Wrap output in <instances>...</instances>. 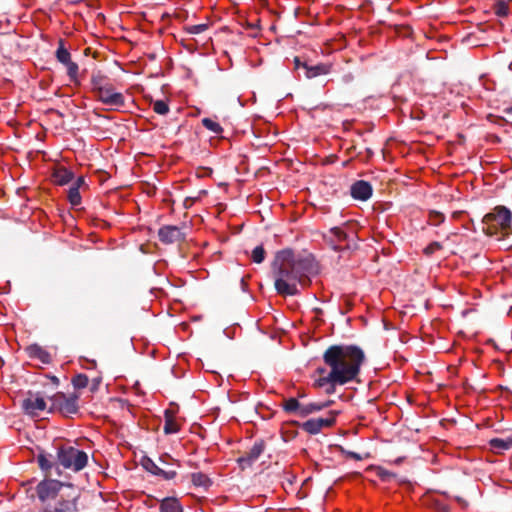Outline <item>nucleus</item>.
Returning <instances> with one entry per match:
<instances>
[{
	"mask_svg": "<svg viewBox=\"0 0 512 512\" xmlns=\"http://www.w3.org/2000/svg\"><path fill=\"white\" fill-rule=\"evenodd\" d=\"M90 48L85 49V54H89Z\"/></svg>",
	"mask_w": 512,
	"mask_h": 512,
	"instance_id": "nucleus-51",
	"label": "nucleus"
},
{
	"mask_svg": "<svg viewBox=\"0 0 512 512\" xmlns=\"http://www.w3.org/2000/svg\"><path fill=\"white\" fill-rule=\"evenodd\" d=\"M160 512H183V506L176 497H165L160 501Z\"/></svg>",
	"mask_w": 512,
	"mask_h": 512,
	"instance_id": "nucleus-17",
	"label": "nucleus"
},
{
	"mask_svg": "<svg viewBox=\"0 0 512 512\" xmlns=\"http://www.w3.org/2000/svg\"><path fill=\"white\" fill-rule=\"evenodd\" d=\"M191 482L195 487H202L208 489L212 485L211 479L202 472L191 474Z\"/></svg>",
	"mask_w": 512,
	"mask_h": 512,
	"instance_id": "nucleus-20",
	"label": "nucleus"
},
{
	"mask_svg": "<svg viewBox=\"0 0 512 512\" xmlns=\"http://www.w3.org/2000/svg\"><path fill=\"white\" fill-rule=\"evenodd\" d=\"M333 403L332 400H328L323 403H308V404H302L301 410H300V417H307L310 414L319 412L323 410L324 408L329 407Z\"/></svg>",
	"mask_w": 512,
	"mask_h": 512,
	"instance_id": "nucleus-19",
	"label": "nucleus"
},
{
	"mask_svg": "<svg viewBox=\"0 0 512 512\" xmlns=\"http://www.w3.org/2000/svg\"><path fill=\"white\" fill-rule=\"evenodd\" d=\"M59 46L56 50V58L61 64H65L71 60L70 52L64 47V40L60 39Z\"/></svg>",
	"mask_w": 512,
	"mask_h": 512,
	"instance_id": "nucleus-23",
	"label": "nucleus"
},
{
	"mask_svg": "<svg viewBox=\"0 0 512 512\" xmlns=\"http://www.w3.org/2000/svg\"><path fill=\"white\" fill-rule=\"evenodd\" d=\"M494 13L499 17H506L509 14V6L505 1H497L493 7Z\"/></svg>",
	"mask_w": 512,
	"mask_h": 512,
	"instance_id": "nucleus-30",
	"label": "nucleus"
},
{
	"mask_svg": "<svg viewBox=\"0 0 512 512\" xmlns=\"http://www.w3.org/2000/svg\"><path fill=\"white\" fill-rule=\"evenodd\" d=\"M294 63H295V68L296 69L303 68V64L304 63H301V61H300V59L298 57H295Z\"/></svg>",
	"mask_w": 512,
	"mask_h": 512,
	"instance_id": "nucleus-43",
	"label": "nucleus"
},
{
	"mask_svg": "<svg viewBox=\"0 0 512 512\" xmlns=\"http://www.w3.org/2000/svg\"><path fill=\"white\" fill-rule=\"evenodd\" d=\"M64 66L67 68V74L69 78L74 81L77 78L78 75V65L77 63L70 60L69 62L65 63Z\"/></svg>",
	"mask_w": 512,
	"mask_h": 512,
	"instance_id": "nucleus-34",
	"label": "nucleus"
},
{
	"mask_svg": "<svg viewBox=\"0 0 512 512\" xmlns=\"http://www.w3.org/2000/svg\"><path fill=\"white\" fill-rule=\"evenodd\" d=\"M435 508L439 511V512H450V508L449 506L441 503V502H435Z\"/></svg>",
	"mask_w": 512,
	"mask_h": 512,
	"instance_id": "nucleus-40",
	"label": "nucleus"
},
{
	"mask_svg": "<svg viewBox=\"0 0 512 512\" xmlns=\"http://www.w3.org/2000/svg\"><path fill=\"white\" fill-rule=\"evenodd\" d=\"M445 220V216L443 213L438 211H431L429 213V223L435 226L440 225Z\"/></svg>",
	"mask_w": 512,
	"mask_h": 512,
	"instance_id": "nucleus-35",
	"label": "nucleus"
},
{
	"mask_svg": "<svg viewBox=\"0 0 512 512\" xmlns=\"http://www.w3.org/2000/svg\"><path fill=\"white\" fill-rule=\"evenodd\" d=\"M43 506L39 512H78L79 492L73 484L45 478L36 486Z\"/></svg>",
	"mask_w": 512,
	"mask_h": 512,
	"instance_id": "nucleus-3",
	"label": "nucleus"
},
{
	"mask_svg": "<svg viewBox=\"0 0 512 512\" xmlns=\"http://www.w3.org/2000/svg\"><path fill=\"white\" fill-rule=\"evenodd\" d=\"M84 184H85V180L82 176H80L77 178V180L74 182V184L72 186H77L78 189H80V187Z\"/></svg>",
	"mask_w": 512,
	"mask_h": 512,
	"instance_id": "nucleus-41",
	"label": "nucleus"
},
{
	"mask_svg": "<svg viewBox=\"0 0 512 512\" xmlns=\"http://www.w3.org/2000/svg\"><path fill=\"white\" fill-rule=\"evenodd\" d=\"M68 200L72 206L80 205L81 195L77 186H71L68 189Z\"/></svg>",
	"mask_w": 512,
	"mask_h": 512,
	"instance_id": "nucleus-29",
	"label": "nucleus"
},
{
	"mask_svg": "<svg viewBox=\"0 0 512 512\" xmlns=\"http://www.w3.org/2000/svg\"><path fill=\"white\" fill-rule=\"evenodd\" d=\"M166 459H171V457H170L169 455H167V454H165V455L161 456V457L159 458V462H160V464H161V465H164V466H165V465H168V462H167V460H166Z\"/></svg>",
	"mask_w": 512,
	"mask_h": 512,
	"instance_id": "nucleus-42",
	"label": "nucleus"
},
{
	"mask_svg": "<svg viewBox=\"0 0 512 512\" xmlns=\"http://www.w3.org/2000/svg\"><path fill=\"white\" fill-rule=\"evenodd\" d=\"M159 240L166 245L180 243L185 240V233L174 225H166L158 230Z\"/></svg>",
	"mask_w": 512,
	"mask_h": 512,
	"instance_id": "nucleus-9",
	"label": "nucleus"
},
{
	"mask_svg": "<svg viewBox=\"0 0 512 512\" xmlns=\"http://www.w3.org/2000/svg\"><path fill=\"white\" fill-rule=\"evenodd\" d=\"M314 271L312 255H295L291 249L278 251L272 262L275 290L282 296L297 295V284L307 287L311 283L309 275Z\"/></svg>",
	"mask_w": 512,
	"mask_h": 512,
	"instance_id": "nucleus-2",
	"label": "nucleus"
},
{
	"mask_svg": "<svg viewBox=\"0 0 512 512\" xmlns=\"http://www.w3.org/2000/svg\"><path fill=\"white\" fill-rule=\"evenodd\" d=\"M329 416L325 418H316L319 426L321 427V430L325 427H331L336 422V415L338 414L337 411H329Z\"/></svg>",
	"mask_w": 512,
	"mask_h": 512,
	"instance_id": "nucleus-27",
	"label": "nucleus"
},
{
	"mask_svg": "<svg viewBox=\"0 0 512 512\" xmlns=\"http://www.w3.org/2000/svg\"><path fill=\"white\" fill-rule=\"evenodd\" d=\"M339 450L342 454L346 455L347 457L353 458L355 460H362V456L356 452L348 451L341 446L339 447Z\"/></svg>",
	"mask_w": 512,
	"mask_h": 512,
	"instance_id": "nucleus-39",
	"label": "nucleus"
},
{
	"mask_svg": "<svg viewBox=\"0 0 512 512\" xmlns=\"http://www.w3.org/2000/svg\"><path fill=\"white\" fill-rule=\"evenodd\" d=\"M22 408L26 414L36 416L46 408V402L39 394L28 392V397L22 401Z\"/></svg>",
	"mask_w": 512,
	"mask_h": 512,
	"instance_id": "nucleus-11",
	"label": "nucleus"
},
{
	"mask_svg": "<svg viewBox=\"0 0 512 512\" xmlns=\"http://www.w3.org/2000/svg\"><path fill=\"white\" fill-rule=\"evenodd\" d=\"M456 501L462 506H467V502L462 497H456Z\"/></svg>",
	"mask_w": 512,
	"mask_h": 512,
	"instance_id": "nucleus-47",
	"label": "nucleus"
},
{
	"mask_svg": "<svg viewBox=\"0 0 512 512\" xmlns=\"http://www.w3.org/2000/svg\"><path fill=\"white\" fill-rule=\"evenodd\" d=\"M90 365L92 368H95L96 367V361L95 360H88V359H85Z\"/></svg>",
	"mask_w": 512,
	"mask_h": 512,
	"instance_id": "nucleus-49",
	"label": "nucleus"
},
{
	"mask_svg": "<svg viewBox=\"0 0 512 512\" xmlns=\"http://www.w3.org/2000/svg\"><path fill=\"white\" fill-rule=\"evenodd\" d=\"M377 475L378 477L382 480V481H390L392 478L395 477V474L389 472L388 470H385L383 468H379L378 471H377Z\"/></svg>",
	"mask_w": 512,
	"mask_h": 512,
	"instance_id": "nucleus-38",
	"label": "nucleus"
},
{
	"mask_svg": "<svg viewBox=\"0 0 512 512\" xmlns=\"http://www.w3.org/2000/svg\"><path fill=\"white\" fill-rule=\"evenodd\" d=\"M201 122L206 129L210 130L214 134H220L223 131L221 125L210 118H203Z\"/></svg>",
	"mask_w": 512,
	"mask_h": 512,
	"instance_id": "nucleus-28",
	"label": "nucleus"
},
{
	"mask_svg": "<svg viewBox=\"0 0 512 512\" xmlns=\"http://www.w3.org/2000/svg\"><path fill=\"white\" fill-rule=\"evenodd\" d=\"M95 94L99 101L111 108L122 107L125 104L124 95L116 92L110 83L105 87H99V91Z\"/></svg>",
	"mask_w": 512,
	"mask_h": 512,
	"instance_id": "nucleus-7",
	"label": "nucleus"
},
{
	"mask_svg": "<svg viewBox=\"0 0 512 512\" xmlns=\"http://www.w3.org/2000/svg\"><path fill=\"white\" fill-rule=\"evenodd\" d=\"M265 448V441L263 439H259L255 441V443L248 452H246L243 456L238 458L237 462L239 463L242 469L250 467L264 452Z\"/></svg>",
	"mask_w": 512,
	"mask_h": 512,
	"instance_id": "nucleus-10",
	"label": "nucleus"
},
{
	"mask_svg": "<svg viewBox=\"0 0 512 512\" xmlns=\"http://www.w3.org/2000/svg\"><path fill=\"white\" fill-rule=\"evenodd\" d=\"M101 379L100 378H95L93 379V387H92V390H95L97 389V386L98 384L100 383Z\"/></svg>",
	"mask_w": 512,
	"mask_h": 512,
	"instance_id": "nucleus-46",
	"label": "nucleus"
},
{
	"mask_svg": "<svg viewBox=\"0 0 512 512\" xmlns=\"http://www.w3.org/2000/svg\"><path fill=\"white\" fill-rule=\"evenodd\" d=\"M372 186L369 182L364 180H358L354 182L350 187L351 196L360 201H366L372 196Z\"/></svg>",
	"mask_w": 512,
	"mask_h": 512,
	"instance_id": "nucleus-14",
	"label": "nucleus"
},
{
	"mask_svg": "<svg viewBox=\"0 0 512 512\" xmlns=\"http://www.w3.org/2000/svg\"><path fill=\"white\" fill-rule=\"evenodd\" d=\"M282 408L287 413H295L300 417V410L302 404L296 398L285 399L282 403Z\"/></svg>",
	"mask_w": 512,
	"mask_h": 512,
	"instance_id": "nucleus-22",
	"label": "nucleus"
},
{
	"mask_svg": "<svg viewBox=\"0 0 512 512\" xmlns=\"http://www.w3.org/2000/svg\"><path fill=\"white\" fill-rule=\"evenodd\" d=\"M331 64L320 63L317 65L303 64L304 74L307 78H314L320 75L328 74L331 71Z\"/></svg>",
	"mask_w": 512,
	"mask_h": 512,
	"instance_id": "nucleus-16",
	"label": "nucleus"
},
{
	"mask_svg": "<svg viewBox=\"0 0 512 512\" xmlns=\"http://www.w3.org/2000/svg\"><path fill=\"white\" fill-rule=\"evenodd\" d=\"M301 429H303L305 432L316 435L321 431V427L319 426L316 418L309 419L305 421L304 423L300 424Z\"/></svg>",
	"mask_w": 512,
	"mask_h": 512,
	"instance_id": "nucleus-25",
	"label": "nucleus"
},
{
	"mask_svg": "<svg viewBox=\"0 0 512 512\" xmlns=\"http://www.w3.org/2000/svg\"><path fill=\"white\" fill-rule=\"evenodd\" d=\"M142 467L149 473L162 477L164 480H172L176 477V470H166L155 463L151 458L145 456L141 459Z\"/></svg>",
	"mask_w": 512,
	"mask_h": 512,
	"instance_id": "nucleus-12",
	"label": "nucleus"
},
{
	"mask_svg": "<svg viewBox=\"0 0 512 512\" xmlns=\"http://www.w3.org/2000/svg\"><path fill=\"white\" fill-rule=\"evenodd\" d=\"M490 446L496 450H507L512 447V438H493L489 441Z\"/></svg>",
	"mask_w": 512,
	"mask_h": 512,
	"instance_id": "nucleus-26",
	"label": "nucleus"
},
{
	"mask_svg": "<svg viewBox=\"0 0 512 512\" xmlns=\"http://www.w3.org/2000/svg\"><path fill=\"white\" fill-rule=\"evenodd\" d=\"M192 203H193V200H192L191 198H186V199L184 200V206H185L186 208L190 207V206L192 205Z\"/></svg>",
	"mask_w": 512,
	"mask_h": 512,
	"instance_id": "nucleus-44",
	"label": "nucleus"
},
{
	"mask_svg": "<svg viewBox=\"0 0 512 512\" xmlns=\"http://www.w3.org/2000/svg\"><path fill=\"white\" fill-rule=\"evenodd\" d=\"M52 176L54 182L58 185H66L74 178L73 172L63 166L56 168Z\"/></svg>",
	"mask_w": 512,
	"mask_h": 512,
	"instance_id": "nucleus-18",
	"label": "nucleus"
},
{
	"mask_svg": "<svg viewBox=\"0 0 512 512\" xmlns=\"http://www.w3.org/2000/svg\"><path fill=\"white\" fill-rule=\"evenodd\" d=\"M504 113L508 116H512V106L505 108Z\"/></svg>",
	"mask_w": 512,
	"mask_h": 512,
	"instance_id": "nucleus-48",
	"label": "nucleus"
},
{
	"mask_svg": "<svg viewBox=\"0 0 512 512\" xmlns=\"http://www.w3.org/2000/svg\"><path fill=\"white\" fill-rule=\"evenodd\" d=\"M180 427L178 423L173 418V415L169 410L165 411V424L163 427V431L165 434H174L179 431Z\"/></svg>",
	"mask_w": 512,
	"mask_h": 512,
	"instance_id": "nucleus-21",
	"label": "nucleus"
},
{
	"mask_svg": "<svg viewBox=\"0 0 512 512\" xmlns=\"http://www.w3.org/2000/svg\"><path fill=\"white\" fill-rule=\"evenodd\" d=\"M208 27L209 25L207 23H202L198 25L186 26L185 30L189 34H200L205 32L208 29Z\"/></svg>",
	"mask_w": 512,
	"mask_h": 512,
	"instance_id": "nucleus-36",
	"label": "nucleus"
},
{
	"mask_svg": "<svg viewBox=\"0 0 512 512\" xmlns=\"http://www.w3.org/2000/svg\"><path fill=\"white\" fill-rule=\"evenodd\" d=\"M366 357L357 345H331L323 353V361L330 371L314 382V386L326 387L327 394H333L336 385H345L355 380Z\"/></svg>",
	"mask_w": 512,
	"mask_h": 512,
	"instance_id": "nucleus-1",
	"label": "nucleus"
},
{
	"mask_svg": "<svg viewBox=\"0 0 512 512\" xmlns=\"http://www.w3.org/2000/svg\"><path fill=\"white\" fill-rule=\"evenodd\" d=\"M25 352L27 353L29 358L38 359L43 364H49L52 361L50 353L47 350H45L42 346L36 343L28 345L25 348Z\"/></svg>",
	"mask_w": 512,
	"mask_h": 512,
	"instance_id": "nucleus-15",
	"label": "nucleus"
},
{
	"mask_svg": "<svg viewBox=\"0 0 512 512\" xmlns=\"http://www.w3.org/2000/svg\"><path fill=\"white\" fill-rule=\"evenodd\" d=\"M91 84L93 92L96 93L99 91V87H105L109 84V82L105 75L101 74L100 72H97L92 75Z\"/></svg>",
	"mask_w": 512,
	"mask_h": 512,
	"instance_id": "nucleus-24",
	"label": "nucleus"
},
{
	"mask_svg": "<svg viewBox=\"0 0 512 512\" xmlns=\"http://www.w3.org/2000/svg\"><path fill=\"white\" fill-rule=\"evenodd\" d=\"M153 110L159 115H166L169 112V106L164 100H156L153 103Z\"/></svg>",
	"mask_w": 512,
	"mask_h": 512,
	"instance_id": "nucleus-33",
	"label": "nucleus"
},
{
	"mask_svg": "<svg viewBox=\"0 0 512 512\" xmlns=\"http://www.w3.org/2000/svg\"><path fill=\"white\" fill-rule=\"evenodd\" d=\"M57 461L65 469L75 473L82 471L88 464V454L71 445H61L57 448Z\"/></svg>",
	"mask_w": 512,
	"mask_h": 512,
	"instance_id": "nucleus-5",
	"label": "nucleus"
},
{
	"mask_svg": "<svg viewBox=\"0 0 512 512\" xmlns=\"http://www.w3.org/2000/svg\"><path fill=\"white\" fill-rule=\"evenodd\" d=\"M459 214H460L459 212H454L453 217H458Z\"/></svg>",
	"mask_w": 512,
	"mask_h": 512,
	"instance_id": "nucleus-50",
	"label": "nucleus"
},
{
	"mask_svg": "<svg viewBox=\"0 0 512 512\" xmlns=\"http://www.w3.org/2000/svg\"><path fill=\"white\" fill-rule=\"evenodd\" d=\"M316 373L321 375V377L325 376L324 374L326 373V368L319 367V368L316 369Z\"/></svg>",
	"mask_w": 512,
	"mask_h": 512,
	"instance_id": "nucleus-45",
	"label": "nucleus"
},
{
	"mask_svg": "<svg viewBox=\"0 0 512 512\" xmlns=\"http://www.w3.org/2000/svg\"><path fill=\"white\" fill-rule=\"evenodd\" d=\"M89 379L85 374H78L72 378V384L77 389L85 388L88 385Z\"/></svg>",
	"mask_w": 512,
	"mask_h": 512,
	"instance_id": "nucleus-32",
	"label": "nucleus"
},
{
	"mask_svg": "<svg viewBox=\"0 0 512 512\" xmlns=\"http://www.w3.org/2000/svg\"><path fill=\"white\" fill-rule=\"evenodd\" d=\"M37 462L40 469L45 473L46 477H51L53 475L60 476L62 474L60 464L58 461L55 462L53 460L52 455L40 453L37 456Z\"/></svg>",
	"mask_w": 512,
	"mask_h": 512,
	"instance_id": "nucleus-13",
	"label": "nucleus"
},
{
	"mask_svg": "<svg viewBox=\"0 0 512 512\" xmlns=\"http://www.w3.org/2000/svg\"><path fill=\"white\" fill-rule=\"evenodd\" d=\"M265 250L262 245L255 247L252 251L251 258L254 263L260 264L265 259Z\"/></svg>",
	"mask_w": 512,
	"mask_h": 512,
	"instance_id": "nucleus-31",
	"label": "nucleus"
},
{
	"mask_svg": "<svg viewBox=\"0 0 512 512\" xmlns=\"http://www.w3.org/2000/svg\"><path fill=\"white\" fill-rule=\"evenodd\" d=\"M442 245L439 242H432L427 247L424 248V254L427 256L432 255L436 251L440 250Z\"/></svg>",
	"mask_w": 512,
	"mask_h": 512,
	"instance_id": "nucleus-37",
	"label": "nucleus"
},
{
	"mask_svg": "<svg viewBox=\"0 0 512 512\" xmlns=\"http://www.w3.org/2000/svg\"><path fill=\"white\" fill-rule=\"evenodd\" d=\"M482 224L486 235L501 240L512 233V212L505 206H496L483 217Z\"/></svg>",
	"mask_w": 512,
	"mask_h": 512,
	"instance_id": "nucleus-4",
	"label": "nucleus"
},
{
	"mask_svg": "<svg viewBox=\"0 0 512 512\" xmlns=\"http://www.w3.org/2000/svg\"><path fill=\"white\" fill-rule=\"evenodd\" d=\"M327 244L335 251L348 250L351 248L349 235L341 227H333L324 235Z\"/></svg>",
	"mask_w": 512,
	"mask_h": 512,
	"instance_id": "nucleus-8",
	"label": "nucleus"
},
{
	"mask_svg": "<svg viewBox=\"0 0 512 512\" xmlns=\"http://www.w3.org/2000/svg\"><path fill=\"white\" fill-rule=\"evenodd\" d=\"M78 396H66L64 393H57L50 398V412H59L63 416H70L78 412Z\"/></svg>",
	"mask_w": 512,
	"mask_h": 512,
	"instance_id": "nucleus-6",
	"label": "nucleus"
}]
</instances>
